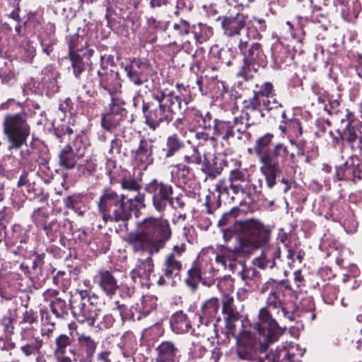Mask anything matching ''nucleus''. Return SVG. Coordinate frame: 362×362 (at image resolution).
<instances>
[{
    "mask_svg": "<svg viewBox=\"0 0 362 362\" xmlns=\"http://www.w3.org/2000/svg\"><path fill=\"white\" fill-rule=\"evenodd\" d=\"M139 226V230L129 236V244L135 252L146 251L149 256L137 259L130 276L134 284L149 288L150 276L154 269L151 255L165 247L171 238L172 230L169 221L163 217L149 216L142 220Z\"/></svg>",
    "mask_w": 362,
    "mask_h": 362,
    "instance_id": "1",
    "label": "nucleus"
},
{
    "mask_svg": "<svg viewBox=\"0 0 362 362\" xmlns=\"http://www.w3.org/2000/svg\"><path fill=\"white\" fill-rule=\"evenodd\" d=\"M284 288L291 289L288 281H276L274 279H269L261 288L262 293L269 291V293L267 298V306L259 310L258 322L254 324V328L260 335L265 337L267 341L270 343L276 341L283 334L284 329L272 318L268 308L277 310V315L279 317H282L289 322L293 321L298 316L295 305L289 306L284 303Z\"/></svg>",
    "mask_w": 362,
    "mask_h": 362,
    "instance_id": "2",
    "label": "nucleus"
},
{
    "mask_svg": "<svg viewBox=\"0 0 362 362\" xmlns=\"http://www.w3.org/2000/svg\"><path fill=\"white\" fill-rule=\"evenodd\" d=\"M253 151L260 163L259 170L264 175L267 187L272 189L276 179L283 172V166L289 158L292 166H298L297 151L289 152L288 147L283 143H276L274 135L267 132L255 140Z\"/></svg>",
    "mask_w": 362,
    "mask_h": 362,
    "instance_id": "3",
    "label": "nucleus"
},
{
    "mask_svg": "<svg viewBox=\"0 0 362 362\" xmlns=\"http://www.w3.org/2000/svg\"><path fill=\"white\" fill-rule=\"evenodd\" d=\"M2 132L8 151L13 153L18 151L22 163L28 161L34 151L38 148V139L33 136L28 144L31 127L28 121V114L25 112L6 115L2 122Z\"/></svg>",
    "mask_w": 362,
    "mask_h": 362,
    "instance_id": "4",
    "label": "nucleus"
},
{
    "mask_svg": "<svg viewBox=\"0 0 362 362\" xmlns=\"http://www.w3.org/2000/svg\"><path fill=\"white\" fill-rule=\"evenodd\" d=\"M105 57H100V69L97 71L96 81L98 88L111 95V103L105 109L102 115L101 126L108 132H112L120 126L127 117V110L124 107L125 102L115 96L122 87L119 74L103 66Z\"/></svg>",
    "mask_w": 362,
    "mask_h": 362,
    "instance_id": "5",
    "label": "nucleus"
},
{
    "mask_svg": "<svg viewBox=\"0 0 362 362\" xmlns=\"http://www.w3.org/2000/svg\"><path fill=\"white\" fill-rule=\"evenodd\" d=\"M97 206L105 223L126 222L132 216V199H128L123 194H118L111 188L103 189Z\"/></svg>",
    "mask_w": 362,
    "mask_h": 362,
    "instance_id": "6",
    "label": "nucleus"
},
{
    "mask_svg": "<svg viewBox=\"0 0 362 362\" xmlns=\"http://www.w3.org/2000/svg\"><path fill=\"white\" fill-rule=\"evenodd\" d=\"M238 48L243 57V66L237 74L243 78L238 83L243 85L244 81L247 82L253 78L252 72L256 73L260 68L265 67L267 61L262 45L259 42L240 39Z\"/></svg>",
    "mask_w": 362,
    "mask_h": 362,
    "instance_id": "7",
    "label": "nucleus"
},
{
    "mask_svg": "<svg viewBox=\"0 0 362 362\" xmlns=\"http://www.w3.org/2000/svg\"><path fill=\"white\" fill-rule=\"evenodd\" d=\"M69 307L74 317L78 322L88 326L95 325L100 313L98 297L90 295L87 291H78L71 294Z\"/></svg>",
    "mask_w": 362,
    "mask_h": 362,
    "instance_id": "8",
    "label": "nucleus"
},
{
    "mask_svg": "<svg viewBox=\"0 0 362 362\" xmlns=\"http://www.w3.org/2000/svg\"><path fill=\"white\" fill-rule=\"evenodd\" d=\"M271 343L256 339L250 330L243 329L235 337L234 356L235 362H254L260 353L266 352Z\"/></svg>",
    "mask_w": 362,
    "mask_h": 362,
    "instance_id": "9",
    "label": "nucleus"
},
{
    "mask_svg": "<svg viewBox=\"0 0 362 362\" xmlns=\"http://www.w3.org/2000/svg\"><path fill=\"white\" fill-rule=\"evenodd\" d=\"M245 114L243 116L234 117L232 120L218 119L214 124L213 130L215 139L219 137L223 141L229 144L230 139L236 137L238 140L245 139L250 141L252 134L247 129L252 126V123H245L244 119H247Z\"/></svg>",
    "mask_w": 362,
    "mask_h": 362,
    "instance_id": "10",
    "label": "nucleus"
},
{
    "mask_svg": "<svg viewBox=\"0 0 362 362\" xmlns=\"http://www.w3.org/2000/svg\"><path fill=\"white\" fill-rule=\"evenodd\" d=\"M271 230L260 221L255 218L243 221V235L240 245L249 253L269 245Z\"/></svg>",
    "mask_w": 362,
    "mask_h": 362,
    "instance_id": "11",
    "label": "nucleus"
},
{
    "mask_svg": "<svg viewBox=\"0 0 362 362\" xmlns=\"http://www.w3.org/2000/svg\"><path fill=\"white\" fill-rule=\"evenodd\" d=\"M144 191L151 196L153 209L160 214L174 203V187L167 182L153 178L145 185Z\"/></svg>",
    "mask_w": 362,
    "mask_h": 362,
    "instance_id": "12",
    "label": "nucleus"
},
{
    "mask_svg": "<svg viewBox=\"0 0 362 362\" xmlns=\"http://www.w3.org/2000/svg\"><path fill=\"white\" fill-rule=\"evenodd\" d=\"M215 273L216 270L211 264L197 259L188 269L184 282L192 293H195L199 283L206 287L214 285Z\"/></svg>",
    "mask_w": 362,
    "mask_h": 362,
    "instance_id": "13",
    "label": "nucleus"
},
{
    "mask_svg": "<svg viewBox=\"0 0 362 362\" xmlns=\"http://www.w3.org/2000/svg\"><path fill=\"white\" fill-rule=\"evenodd\" d=\"M142 112L146 125L153 131L163 124H168L173 119L170 110H166L162 101L156 97V93L152 94V100L143 101Z\"/></svg>",
    "mask_w": 362,
    "mask_h": 362,
    "instance_id": "14",
    "label": "nucleus"
},
{
    "mask_svg": "<svg viewBox=\"0 0 362 362\" xmlns=\"http://www.w3.org/2000/svg\"><path fill=\"white\" fill-rule=\"evenodd\" d=\"M216 20L220 21L223 33L227 37L239 36L247 26L248 16L240 11L239 6H233L223 16H218Z\"/></svg>",
    "mask_w": 362,
    "mask_h": 362,
    "instance_id": "15",
    "label": "nucleus"
},
{
    "mask_svg": "<svg viewBox=\"0 0 362 362\" xmlns=\"http://www.w3.org/2000/svg\"><path fill=\"white\" fill-rule=\"evenodd\" d=\"M76 333H60L57 334L52 344V353L58 362H74Z\"/></svg>",
    "mask_w": 362,
    "mask_h": 362,
    "instance_id": "16",
    "label": "nucleus"
},
{
    "mask_svg": "<svg viewBox=\"0 0 362 362\" xmlns=\"http://www.w3.org/2000/svg\"><path fill=\"white\" fill-rule=\"evenodd\" d=\"M127 77L130 82L136 86H142L148 81L151 64L145 57H131L127 59L126 64H122Z\"/></svg>",
    "mask_w": 362,
    "mask_h": 362,
    "instance_id": "17",
    "label": "nucleus"
},
{
    "mask_svg": "<svg viewBox=\"0 0 362 362\" xmlns=\"http://www.w3.org/2000/svg\"><path fill=\"white\" fill-rule=\"evenodd\" d=\"M353 114L347 112L346 118L341 119L344 125L343 131V141H345L353 151H362V124L354 120Z\"/></svg>",
    "mask_w": 362,
    "mask_h": 362,
    "instance_id": "18",
    "label": "nucleus"
},
{
    "mask_svg": "<svg viewBox=\"0 0 362 362\" xmlns=\"http://www.w3.org/2000/svg\"><path fill=\"white\" fill-rule=\"evenodd\" d=\"M153 143L152 139L142 136L138 146L131 151L132 160L138 168L146 170L153 163Z\"/></svg>",
    "mask_w": 362,
    "mask_h": 362,
    "instance_id": "19",
    "label": "nucleus"
},
{
    "mask_svg": "<svg viewBox=\"0 0 362 362\" xmlns=\"http://www.w3.org/2000/svg\"><path fill=\"white\" fill-rule=\"evenodd\" d=\"M155 362H181L183 358L180 345L171 340L162 341L155 349Z\"/></svg>",
    "mask_w": 362,
    "mask_h": 362,
    "instance_id": "20",
    "label": "nucleus"
},
{
    "mask_svg": "<svg viewBox=\"0 0 362 362\" xmlns=\"http://www.w3.org/2000/svg\"><path fill=\"white\" fill-rule=\"evenodd\" d=\"M76 346L74 362H90L95 354L98 342L90 336L76 332Z\"/></svg>",
    "mask_w": 362,
    "mask_h": 362,
    "instance_id": "21",
    "label": "nucleus"
},
{
    "mask_svg": "<svg viewBox=\"0 0 362 362\" xmlns=\"http://www.w3.org/2000/svg\"><path fill=\"white\" fill-rule=\"evenodd\" d=\"M329 25V20L327 14L313 13L310 18L306 15L298 16L296 26L305 35L306 31L313 29H321L325 31Z\"/></svg>",
    "mask_w": 362,
    "mask_h": 362,
    "instance_id": "22",
    "label": "nucleus"
},
{
    "mask_svg": "<svg viewBox=\"0 0 362 362\" xmlns=\"http://www.w3.org/2000/svg\"><path fill=\"white\" fill-rule=\"evenodd\" d=\"M289 144L296 148L297 156L304 157L305 163L310 164L319 156V148L313 141H308L302 137L288 138Z\"/></svg>",
    "mask_w": 362,
    "mask_h": 362,
    "instance_id": "23",
    "label": "nucleus"
},
{
    "mask_svg": "<svg viewBox=\"0 0 362 362\" xmlns=\"http://www.w3.org/2000/svg\"><path fill=\"white\" fill-rule=\"evenodd\" d=\"M49 242H54L58 238L61 239L64 233L74 235V226L72 221L65 218L63 222H59L57 219L50 220L42 229Z\"/></svg>",
    "mask_w": 362,
    "mask_h": 362,
    "instance_id": "24",
    "label": "nucleus"
},
{
    "mask_svg": "<svg viewBox=\"0 0 362 362\" xmlns=\"http://www.w3.org/2000/svg\"><path fill=\"white\" fill-rule=\"evenodd\" d=\"M114 271L101 269L94 276V281L107 296L115 295L119 285Z\"/></svg>",
    "mask_w": 362,
    "mask_h": 362,
    "instance_id": "25",
    "label": "nucleus"
},
{
    "mask_svg": "<svg viewBox=\"0 0 362 362\" xmlns=\"http://www.w3.org/2000/svg\"><path fill=\"white\" fill-rule=\"evenodd\" d=\"M281 250L277 245H267L262 247L261 255L253 259L254 265L259 269H273L276 261L280 258Z\"/></svg>",
    "mask_w": 362,
    "mask_h": 362,
    "instance_id": "26",
    "label": "nucleus"
},
{
    "mask_svg": "<svg viewBox=\"0 0 362 362\" xmlns=\"http://www.w3.org/2000/svg\"><path fill=\"white\" fill-rule=\"evenodd\" d=\"M360 165L358 163L355 164L353 158H351L341 165L336 167L334 179L356 182L362 179Z\"/></svg>",
    "mask_w": 362,
    "mask_h": 362,
    "instance_id": "27",
    "label": "nucleus"
},
{
    "mask_svg": "<svg viewBox=\"0 0 362 362\" xmlns=\"http://www.w3.org/2000/svg\"><path fill=\"white\" fill-rule=\"evenodd\" d=\"M74 151L69 144L66 145L59 153V165L67 170L73 169L76 166L77 159L83 157L86 148L83 145Z\"/></svg>",
    "mask_w": 362,
    "mask_h": 362,
    "instance_id": "28",
    "label": "nucleus"
},
{
    "mask_svg": "<svg viewBox=\"0 0 362 362\" xmlns=\"http://www.w3.org/2000/svg\"><path fill=\"white\" fill-rule=\"evenodd\" d=\"M249 252L247 251H245L243 247H242L240 244L239 247H235L233 250L223 247L220 253L216 256V262L221 264L225 267L228 266L230 269L233 270L235 266V262L243 254Z\"/></svg>",
    "mask_w": 362,
    "mask_h": 362,
    "instance_id": "29",
    "label": "nucleus"
},
{
    "mask_svg": "<svg viewBox=\"0 0 362 362\" xmlns=\"http://www.w3.org/2000/svg\"><path fill=\"white\" fill-rule=\"evenodd\" d=\"M24 306L26 309L23 313L20 321L21 325H25L21 327L20 332L21 339H27L30 335L33 334V329L32 325L37 322V313L31 308L28 309L27 304H25Z\"/></svg>",
    "mask_w": 362,
    "mask_h": 362,
    "instance_id": "30",
    "label": "nucleus"
},
{
    "mask_svg": "<svg viewBox=\"0 0 362 362\" xmlns=\"http://www.w3.org/2000/svg\"><path fill=\"white\" fill-rule=\"evenodd\" d=\"M185 143L177 134H173L166 139L165 146L162 149L160 158L167 159L174 156L184 148Z\"/></svg>",
    "mask_w": 362,
    "mask_h": 362,
    "instance_id": "31",
    "label": "nucleus"
},
{
    "mask_svg": "<svg viewBox=\"0 0 362 362\" xmlns=\"http://www.w3.org/2000/svg\"><path fill=\"white\" fill-rule=\"evenodd\" d=\"M262 107V101L258 98L257 93H255L252 91V95L248 98H245L243 100V107L241 110V113L239 116H243L245 114L248 117L247 119H244L245 123H252V112H259L261 113V107Z\"/></svg>",
    "mask_w": 362,
    "mask_h": 362,
    "instance_id": "32",
    "label": "nucleus"
},
{
    "mask_svg": "<svg viewBox=\"0 0 362 362\" xmlns=\"http://www.w3.org/2000/svg\"><path fill=\"white\" fill-rule=\"evenodd\" d=\"M170 325L172 331L175 334L188 332L192 328L191 322L187 314L182 310L176 312L171 316Z\"/></svg>",
    "mask_w": 362,
    "mask_h": 362,
    "instance_id": "33",
    "label": "nucleus"
},
{
    "mask_svg": "<svg viewBox=\"0 0 362 362\" xmlns=\"http://www.w3.org/2000/svg\"><path fill=\"white\" fill-rule=\"evenodd\" d=\"M182 269V264L180 259L173 256L167 255L163 263V274L168 280H172L174 277L180 276Z\"/></svg>",
    "mask_w": 362,
    "mask_h": 362,
    "instance_id": "34",
    "label": "nucleus"
},
{
    "mask_svg": "<svg viewBox=\"0 0 362 362\" xmlns=\"http://www.w3.org/2000/svg\"><path fill=\"white\" fill-rule=\"evenodd\" d=\"M156 97L158 100L162 101V104L166 110H170V114L173 117L175 113V107L181 109L182 101H181L179 96L175 95V91H170L168 93L160 91L156 93Z\"/></svg>",
    "mask_w": 362,
    "mask_h": 362,
    "instance_id": "35",
    "label": "nucleus"
},
{
    "mask_svg": "<svg viewBox=\"0 0 362 362\" xmlns=\"http://www.w3.org/2000/svg\"><path fill=\"white\" fill-rule=\"evenodd\" d=\"M219 308V300L217 298L214 297L205 301L202 306V314L199 315L201 322L206 325L209 320L216 317Z\"/></svg>",
    "mask_w": 362,
    "mask_h": 362,
    "instance_id": "36",
    "label": "nucleus"
},
{
    "mask_svg": "<svg viewBox=\"0 0 362 362\" xmlns=\"http://www.w3.org/2000/svg\"><path fill=\"white\" fill-rule=\"evenodd\" d=\"M18 71L13 61H5L4 65L0 67V78L1 83L6 85H12L17 80Z\"/></svg>",
    "mask_w": 362,
    "mask_h": 362,
    "instance_id": "37",
    "label": "nucleus"
},
{
    "mask_svg": "<svg viewBox=\"0 0 362 362\" xmlns=\"http://www.w3.org/2000/svg\"><path fill=\"white\" fill-rule=\"evenodd\" d=\"M17 317L16 310L9 309L0 319V329L6 338L11 337L15 329L14 322Z\"/></svg>",
    "mask_w": 362,
    "mask_h": 362,
    "instance_id": "38",
    "label": "nucleus"
},
{
    "mask_svg": "<svg viewBox=\"0 0 362 362\" xmlns=\"http://www.w3.org/2000/svg\"><path fill=\"white\" fill-rule=\"evenodd\" d=\"M191 32L194 35L195 42L198 44H202L208 41L214 34L213 28L202 23L193 25Z\"/></svg>",
    "mask_w": 362,
    "mask_h": 362,
    "instance_id": "39",
    "label": "nucleus"
},
{
    "mask_svg": "<svg viewBox=\"0 0 362 362\" xmlns=\"http://www.w3.org/2000/svg\"><path fill=\"white\" fill-rule=\"evenodd\" d=\"M262 354L269 356V362H292V359L295 356V354L290 353L285 346H278L274 351H272L269 353L266 351V352L260 353L259 354Z\"/></svg>",
    "mask_w": 362,
    "mask_h": 362,
    "instance_id": "40",
    "label": "nucleus"
},
{
    "mask_svg": "<svg viewBox=\"0 0 362 362\" xmlns=\"http://www.w3.org/2000/svg\"><path fill=\"white\" fill-rule=\"evenodd\" d=\"M42 81L43 85L47 86V88L52 92L57 91L59 90L57 85L59 72L52 66H48L42 70Z\"/></svg>",
    "mask_w": 362,
    "mask_h": 362,
    "instance_id": "41",
    "label": "nucleus"
},
{
    "mask_svg": "<svg viewBox=\"0 0 362 362\" xmlns=\"http://www.w3.org/2000/svg\"><path fill=\"white\" fill-rule=\"evenodd\" d=\"M122 175L115 182L120 183L121 188L124 190L138 192L141 189L140 180L132 176L125 170H122Z\"/></svg>",
    "mask_w": 362,
    "mask_h": 362,
    "instance_id": "42",
    "label": "nucleus"
},
{
    "mask_svg": "<svg viewBox=\"0 0 362 362\" xmlns=\"http://www.w3.org/2000/svg\"><path fill=\"white\" fill-rule=\"evenodd\" d=\"M216 190L221 194H230V190L233 194L241 193L245 194V187L243 185H234L233 182L228 180H220L216 185Z\"/></svg>",
    "mask_w": 362,
    "mask_h": 362,
    "instance_id": "43",
    "label": "nucleus"
},
{
    "mask_svg": "<svg viewBox=\"0 0 362 362\" xmlns=\"http://www.w3.org/2000/svg\"><path fill=\"white\" fill-rule=\"evenodd\" d=\"M341 4V13L344 18L348 21L356 18L358 15V11L356 8L358 3L351 1V0H339Z\"/></svg>",
    "mask_w": 362,
    "mask_h": 362,
    "instance_id": "44",
    "label": "nucleus"
},
{
    "mask_svg": "<svg viewBox=\"0 0 362 362\" xmlns=\"http://www.w3.org/2000/svg\"><path fill=\"white\" fill-rule=\"evenodd\" d=\"M174 168L175 170L172 172V174L180 183L187 184L192 179L193 173L189 165L179 163L175 165Z\"/></svg>",
    "mask_w": 362,
    "mask_h": 362,
    "instance_id": "45",
    "label": "nucleus"
},
{
    "mask_svg": "<svg viewBox=\"0 0 362 362\" xmlns=\"http://www.w3.org/2000/svg\"><path fill=\"white\" fill-rule=\"evenodd\" d=\"M223 314L224 315L225 327L227 330V334L228 335H231L235 339V337L238 333H235V322L240 319V315L236 310L223 313Z\"/></svg>",
    "mask_w": 362,
    "mask_h": 362,
    "instance_id": "46",
    "label": "nucleus"
},
{
    "mask_svg": "<svg viewBox=\"0 0 362 362\" xmlns=\"http://www.w3.org/2000/svg\"><path fill=\"white\" fill-rule=\"evenodd\" d=\"M26 197L30 200H35L39 199L42 203L46 202L48 199V194L44 192L40 185L36 184L34 181L31 185L26 189Z\"/></svg>",
    "mask_w": 362,
    "mask_h": 362,
    "instance_id": "47",
    "label": "nucleus"
},
{
    "mask_svg": "<svg viewBox=\"0 0 362 362\" xmlns=\"http://www.w3.org/2000/svg\"><path fill=\"white\" fill-rule=\"evenodd\" d=\"M43 341L39 337H33L30 341L21 346V351L26 356L36 355L42 347Z\"/></svg>",
    "mask_w": 362,
    "mask_h": 362,
    "instance_id": "48",
    "label": "nucleus"
},
{
    "mask_svg": "<svg viewBox=\"0 0 362 362\" xmlns=\"http://www.w3.org/2000/svg\"><path fill=\"white\" fill-rule=\"evenodd\" d=\"M240 279L244 281L245 285L252 286L257 283L260 277L259 272L253 267H245L241 272H238Z\"/></svg>",
    "mask_w": 362,
    "mask_h": 362,
    "instance_id": "49",
    "label": "nucleus"
},
{
    "mask_svg": "<svg viewBox=\"0 0 362 362\" xmlns=\"http://www.w3.org/2000/svg\"><path fill=\"white\" fill-rule=\"evenodd\" d=\"M49 307L52 313L56 318H64L67 315V304L65 300L56 298L50 301Z\"/></svg>",
    "mask_w": 362,
    "mask_h": 362,
    "instance_id": "50",
    "label": "nucleus"
},
{
    "mask_svg": "<svg viewBox=\"0 0 362 362\" xmlns=\"http://www.w3.org/2000/svg\"><path fill=\"white\" fill-rule=\"evenodd\" d=\"M223 237L225 241H229L235 235L239 239L243 238V221H235L233 224L226 229H222Z\"/></svg>",
    "mask_w": 362,
    "mask_h": 362,
    "instance_id": "51",
    "label": "nucleus"
},
{
    "mask_svg": "<svg viewBox=\"0 0 362 362\" xmlns=\"http://www.w3.org/2000/svg\"><path fill=\"white\" fill-rule=\"evenodd\" d=\"M31 218L35 225L40 230L50 221L49 213L41 208L35 209Z\"/></svg>",
    "mask_w": 362,
    "mask_h": 362,
    "instance_id": "52",
    "label": "nucleus"
},
{
    "mask_svg": "<svg viewBox=\"0 0 362 362\" xmlns=\"http://www.w3.org/2000/svg\"><path fill=\"white\" fill-rule=\"evenodd\" d=\"M71 62L73 74L76 78H80L81 74L85 71L86 66L83 57L78 54H72L68 56Z\"/></svg>",
    "mask_w": 362,
    "mask_h": 362,
    "instance_id": "53",
    "label": "nucleus"
},
{
    "mask_svg": "<svg viewBox=\"0 0 362 362\" xmlns=\"http://www.w3.org/2000/svg\"><path fill=\"white\" fill-rule=\"evenodd\" d=\"M338 288L330 284L323 286L322 290V297L324 302L328 305H333L337 298Z\"/></svg>",
    "mask_w": 362,
    "mask_h": 362,
    "instance_id": "54",
    "label": "nucleus"
},
{
    "mask_svg": "<svg viewBox=\"0 0 362 362\" xmlns=\"http://www.w3.org/2000/svg\"><path fill=\"white\" fill-rule=\"evenodd\" d=\"M255 86L258 89L253 90L252 91L257 93V95L262 101L266 98H272V93L274 92V89L272 83L264 82L260 86L255 83Z\"/></svg>",
    "mask_w": 362,
    "mask_h": 362,
    "instance_id": "55",
    "label": "nucleus"
},
{
    "mask_svg": "<svg viewBox=\"0 0 362 362\" xmlns=\"http://www.w3.org/2000/svg\"><path fill=\"white\" fill-rule=\"evenodd\" d=\"M53 284L63 291L66 290L70 286L69 274L64 271H58L52 277Z\"/></svg>",
    "mask_w": 362,
    "mask_h": 362,
    "instance_id": "56",
    "label": "nucleus"
},
{
    "mask_svg": "<svg viewBox=\"0 0 362 362\" xmlns=\"http://www.w3.org/2000/svg\"><path fill=\"white\" fill-rule=\"evenodd\" d=\"M245 194L250 199H254L255 197L262 193L263 188V180L261 178L255 180L251 184L247 185L245 187Z\"/></svg>",
    "mask_w": 362,
    "mask_h": 362,
    "instance_id": "57",
    "label": "nucleus"
},
{
    "mask_svg": "<svg viewBox=\"0 0 362 362\" xmlns=\"http://www.w3.org/2000/svg\"><path fill=\"white\" fill-rule=\"evenodd\" d=\"M272 54L276 64L283 63L287 57L286 49L281 43H276L272 47Z\"/></svg>",
    "mask_w": 362,
    "mask_h": 362,
    "instance_id": "58",
    "label": "nucleus"
},
{
    "mask_svg": "<svg viewBox=\"0 0 362 362\" xmlns=\"http://www.w3.org/2000/svg\"><path fill=\"white\" fill-rule=\"evenodd\" d=\"M217 120L218 119L214 118L209 112H202L197 127L205 130H214V124Z\"/></svg>",
    "mask_w": 362,
    "mask_h": 362,
    "instance_id": "59",
    "label": "nucleus"
},
{
    "mask_svg": "<svg viewBox=\"0 0 362 362\" xmlns=\"http://www.w3.org/2000/svg\"><path fill=\"white\" fill-rule=\"evenodd\" d=\"M235 52L232 48L221 49L217 53V57L222 64L227 66L232 65L233 59L235 58Z\"/></svg>",
    "mask_w": 362,
    "mask_h": 362,
    "instance_id": "60",
    "label": "nucleus"
},
{
    "mask_svg": "<svg viewBox=\"0 0 362 362\" xmlns=\"http://www.w3.org/2000/svg\"><path fill=\"white\" fill-rule=\"evenodd\" d=\"M240 209L234 207L230 209L228 212H226L223 214L221 218L218 221V227H224L230 223H235V218L238 215V212Z\"/></svg>",
    "mask_w": 362,
    "mask_h": 362,
    "instance_id": "61",
    "label": "nucleus"
},
{
    "mask_svg": "<svg viewBox=\"0 0 362 362\" xmlns=\"http://www.w3.org/2000/svg\"><path fill=\"white\" fill-rule=\"evenodd\" d=\"M45 253L36 254L32 262V274L36 276L42 275V267L45 264Z\"/></svg>",
    "mask_w": 362,
    "mask_h": 362,
    "instance_id": "62",
    "label": "nucleus"
},
{
    "mask_svg": "<svg viewBox=\"0 0 362 362\" xmlns=\"http://www.w3.org/2000/svg\"><path fill=\"white\" fill-rule=\"evenodd\" d=\"M21 1V0H14L8 1V6L6 8L8 11L11 10L7 14V16L18 23H21V18L19 14L21 11L19 3Z\"/></svg>",
    "mask_w": 362,
    "mask_h": 362,
    "instance_id": "63",
    "label": "nucleus"
},
{
    "mask_svg": "<svg viewBox=\"0 0 362 362\" xmlns=\"http://www.w3.org/2000/svg\"><path fill=\"white\" fill-rule=\"evenodd\" d=\"M173 28L175 33L180 37L187 35L192 30V26L189 23L182 19L177 23H175Z\"/></svg>",
    "mask_w": 362,
    "mask_h": 362,
    "instance_id": "64",
    "label": "nucleus"
}]
</instances>
